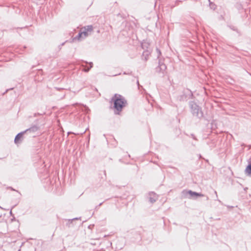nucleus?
<instances>
[{"instance_id": "1", "label": "nucleus", "mask_w": 251, "mask_h": 251, "mask_svg": "<svg viewBox=\"0 0 251 251\" xmlns=\"http://www.w3.org/2000/svg\"><path fill=\"white\" fill-rule=\"evenodd\" d=\"M110 102L113 103V108L115 115H120L123 108L127 104L126 100L122 95L115 94L111 99Z\"/></svg>"}, {"instance_id": "2", "label": "nucleus", "mask_w": 251, "mask_h": 251, "mask_svg": "<svg viewBox=\"0 0 251 251\" xmlns=\"http://www.w3.org/2000/svg\"><path fill=\"white\" fill-rule=\"evenodd\" d=\"M189 106L191 113L194 117H196L200 120L203 117V113L201 108L195 101H190Z\"/></svg>"}, {"instance_id": "3", "label": "nucleus", "mask_w": 251, "mask_h": 251, "mask_svg": "<svg viewBox=\"0 0 251 251\" xmlns=\"http://www.w3.org/2000/svg\"><path fill=\"white\" fill-rule=\"evenodd\" d=\"M194 97L192 92L189 89H184L182 94L177 97V100L179 101H186Z\"/></svg>"}, {"instance_id": "4", "label": "nucleus", "mask_w": 251, "mask_h": 251, "mask_svg": "<svg viewBox=\"0 0 251 251\" xmlns=\"http://www.w3.org/2000/svg\"><path fill=\"white\" fill-rule=\"evenodd\" d=\"M183 195L188 199H196L200 197H203L204 195L192 190H184L182 191Z\"/></svg>"}, {"instance_id": "5", "label": "nucleus", "mask_w": 251, "mask_h": 251, "mask_svg": "<svg viewBox=\"0 0 251 251\" xmlns=\"http://www.w3.org/2000/svg\"><path fill=\"white\" fill-rule=\"evenodd\" d=\"M167 66L162 61L159 60L158 62V65L155 68V71L161 77H164L167 74Z\"/></svg>"}, {"instance_id": "6", "label": "nucleus", "mask_w": 251, "mask_h": 251, "mask_svg": "<svg viewBox=\"0 0 251 251\" xmlns=\"http://www.w3.org/2000/svg\"><path fill=\"white\" fill-rule=\"evenodd\" d=\"M39 128V127L37 125H33L30 127L26 129L24 131L25 134L34 133L36 132Z\"/></svg>"}, {"instance_id": "7", "label": "nucleus", "mask_w": 251, "mask_h": 251, "mask_svg": "<svg viewBox=\"0 0 251 251\" xmlns=\"http://www.w3.org/2000/svg\"><path fill=\"white\" fill-rule=\"evenodd\" d=\"M25 134V133L24 132V131L18 133L14 139L15 143L17 144L21 142Z\"/></svg>"}, {"instance_id": "8", "label": "nucleus", "mask_w": 251, "mask_h": 251, "mask_svg": "<svg viewBox=\"0 0 251 251\" xmlns=\"http://www.w3.org/2000/svg\"><path fill=\"white\" fill-rule=\"evenodd\" d=\"M82 62L85 63L86 64H89V67H87L86 65H84L83 64H81V66L84 68L83 69V71L84 72H88L93 67V64L92 62H90L89 63H88L87 61L81 60Z\"/></svg>"}, {"instance_id": "9", "label": "nucleus", "mask_w": 251, "mask_h": 251, "mask_svg": "<svg viewBox=\"0 0 251 251\" xmlns=\"http://www.w3.org/2000/svg\"><path fill=\"white\" fill-rule=\"evenodd\" d=\"M149 201L151 203H153L155 202L157 199V197L155 193L154 192H150L149 193Z\"/></svg>"}, {"instance_id": "10", "label": "nucleus", "mask_w": 251, "mask_h": 251, "mask_svg": "<svg viewBox=\"0 0 251 251\" xmlns=\"http://www.w3.org/2000/svg\"><path fill=\"white\" fill-rule=\"evenodd\" d=\"M245 173L248 176H251V163L249 162L245 169Z\"/></svg>"}, {"instance_id": "11", "label": "nucleus", "mask_w": 251, "mask_h": 251, "mask_svg": "<svg viewBox=\"0 0 251 251\" xmlns=\"http://www.w3.org/2000/svg\"><path fill=\"white\" fill-rule=\"evenodd\" d=\"M150 45L148 42H144L141 43V47L144 50H150Z\"/></svg>"}, {"instance_id": "12", "label": "nucleus", "mask_w": 251, "mask_h": 251, "mask_svg": "<svg viewBox=\"0 0 251 251\" xmlns=\"http://www.w3.org/2000/svg\"><path fill=\"white\" fill-rule=\"evenodd\" d=\"M151 52L150 50H144L142 54V57L145 58V60L146 61L148 59V57L149 56V55L150 54Z\"/></svg>"}, {"instance_id": "13", "label": "nucleus", "mask_w": 251, "mask_h": 251, "mask_svg": "<svg viewBox=\"0 0 251 251\" xmlns=\"http://www.w3.org/2000/svg\"><path fill=\"white\" fill-rule=\"evenodd\" d=\"M80 218H81L80 217H79V218H73L72 219H69V220H67L68 222H67L66 225L69 227H70L71 226V225L72 224L73 221L74 220H79V219H80Z\"/></svg>"}, {"instance_id": "14", "label": "nucleus", "mask_w": 251, "mask_h": 251, "mask_svg": "<svg viewBox=\"0 0 251 251\" xmlns=\"http://www.w3.org/2000/svg\"><path fill=\"white\" fill-rule=\"evenodd\" d=\"M82 33L79 32L78 34L73 39V40H81L82 39Z\"/></svg>"}, {"instance_id": "15", "label": "nucleus", "mask_w": 251, "mask_h": 251, "mask_svg": "<svg viewBox=\"0 0 251 251\" xmlns=\"http://www.w3.org/2000/svg\"><path fill=\"white\" fill-rule=\"evenodd\" d=\"M84 29L88 32L91 31L93 29V27L92 25H88L86 26H84Z\"/></svg>"}, {"instance_id": "16", "label": "nucleus", "mask_w": 251, "mask_h": 251, "mask_svg": "<svg viewBox=\"0 0 251 251\" xmlns=\"http://www.w3.org/2000/svg\"><path fill=\"white\" fill-rule=\"evenodd\" d=\"M78 105H80L81 106H82L84 107V108H85L84 111L86 112H87V113H88V111L90 110L89 108L88 107H87L86 105H81V104H80L79 103H75L73 104V105L74 106H75Z\"/></svg>"}, {"instance_id": "17", "label": "nucleus", "mask_w": 251, "mask_h": 251, "mask_svg": "<svg viewBox=\"0 0 251 251\" xmlns=\"http://www.w3.org/2000/svg\"><path fill=\"white\" fill-rule=\"evenodd\" d=\"M228 27L232 30L238 32V29L237 27L234 25H229Z\"/></svg>"}, {"instance_id": "18", "label": "nucleus", "mask_w": 251, "mask_h": 251, "mask_svg": "<svg viewBox=\"0 0 251 251\" xmlns=\"http://www.w3.org/2000/svg\"><path fill=\"white\" fill-rule=\"evenodd\" d=\"M81 33H82V35H84L85 37H86L88 36V32L86 31L84 29L82 31H81Z\"/></svg>"}, {"instance_id": "19", "label": "nucleus", "mask_w": 251, "mask_h": 251, "mask_svg": "<svg viewBox=\"0 0 251 251\" xmlns=\"http://www.w3.org/2000/svg\"><path fill=\"white\" fill-rule=\"evenodd\" d=\"M199 158L204 159L207 162H208V160L207 159H205L203 157H202V156L200 154H199Z\"/></svg>"}, {"instance_id": "20", "label": "nucleus", "mask_w": 251, "mask_h": 251, "mask_svg": "<svg viewBox=\"0 0 251 251\" xmlns=\"http://www.w3.org/2000/svg\"><path fill=\"white\" fill-rule=\"evenodd\" d=\"M229 79H230V80L228 82L230 84H232L233 82H234V80L232 78H230Z\"/></svg>"}, {"instance_id": "21", "label": "nucleus", "mask_w": 251, "mask_h": 251, "mask_svg": "<svg viewBox=\"0 0 251 251\" xmlns=\"http://www.w3.org/2000/svg\"><path fill=\"white\" fill-rule=\"evenodd\" d=\"M191 137L193 139H194V140H197V138H196V136H195V135H194V134H191Z\"/></svg>"}, {"instance_id": "22", "label": "nucleus", "mask_w": 251, "mask_h": 251, "mask_svg": "<svg viewBox=\"0 0 251 251\" xmlns=\"http://www.w3.org/2000/svg\"><path fill=\"white\" fill-rule=\"evenodd\" d=\"M152 239V235L150 234L149 237V241L150 242Z\"/></svg>"}, {"instance_id": "23", "label": "nucleus", "mask_w": 251, "mask_h": 251, "mask_svg": "<svg viewBox=\"0 0 251 251\" xmlns=\"http://www.w3.org/2000/svg\"><path fill=\"white\" fill-rule=\"evenodd\" d=\"M42 114H40L39 113H35L34 114V117H36L38 115H41Z\"/></svg>"}, {"instance_id": "24", "label": "nucleus", "mask_w": 251, "mask_h": 251, "mask_svg": "<svg viewBox=\"0 0 251 251\" xmlns=\"http://www.w3.org/2000/svg\"><path fill=\"white\" fill-rule=\"evenodd\" d=\"M8 189H11L12 191H15V190L14 188H13L12 187H8Z\"/></svg>"}, {"instance_id": "25", "label": "nucleus", "mask_w": 251, "mask_h": 251, "mask_svg": "<svg viewBox=\"0 0 251 251\" xmlns=\"http://www.w3.org/2000/svg\"><path fill=\"white\" fill-rule=\"evenodd\" d=\"M66 42H67V41H65V42H63V43H62V44H60V46H64V45H65V44L66 43Z\"/></svg>"}, {"instance_id": "26", "label": "nucleus", "mask_w": 251, "mask_h": 251, "mask_svg": "<svg viewBox=\"0 0 251 251\" xmlns=\"http://www.w3.org/2000/svg\"><path fill=\"white\" fill-rule=\"evenodd\" d=\"M130 74H131V73H127L125 72L124 73V75H129Z\"/></svg>"}, {"instance_id": "27", "label": "nucleus", "mask_w": 251, "mask_h": 251, "mask_svg": "<svg viewBox=\"0 0 251 251\" xmlns=\"http://www.w3.org/2000/svg\"><path fill=\"white\" fill-rule=\"evenodd\" d=\"M55 89H56L58 90H62V88H55Z\"/></svg>"}, {"instance_id": "28", "label": "nucleus", "mask_w": 251, "mask_h": 251, "mask_svg": "<svg viewBox=\"0 0 251 251\" xmlns=\"http://www.w3.org/2000/svg\"><path fill=\"white\" fill-rule=\"evenodd\" d=\"M61 47L62 46H61L60 45L58 46V49H59V50H61Z\"/></svg>"}, {"instance_id": "29", "label": "nucleus", "mask_w": 251, "mask_h": 251, "mask_svg": "<svg viewBox=\"0 0 251 251\" xmlns=\"http://www.w3.org/2000/svg\"><path fill=\"white\" fill-rule=\"evenodd\" d=\"M102 203H103V202H101V203H100L99 204V205H98V206H100V205H102Z\"/></svg>"}, {"instance_id": "30", "label": "nucleus", "mask_w": 251, "mask_h": 251, "mask_svg": "<svg viewBox=\"0 0 251 251\" xmlns=\"http://www.w3.org/2000/svg\"><path fill=\"white\" fill-rule=\"evenodd\" d=\"M9 89H7L6 90V91L4 93V94H5V93H6Z\"/></svg>"}, {"instance_id": "31", "label": "nucleus", "mask_w": 251, "mask_h": 251, "mask_svg": "<svg viewBox=\"0 0 251 251\" xmlns=\"http://www.w3.org/2000/svg\"><path fill=\"white\" fill-rule=\"evenodd\" d=\"M215 193L216 194V197H217V192L216 191H215Z\"/></svg>"}, {"instance_id": "32", "label": "nucleus", "mask_w": 251, "mask_h": 251, "mask_svg": "<svg viewBox=\"0 0 251 251\" xmlns=\"http://www.w3.org/2000/svg\"><path fill=\"white\" fill-rule=\"evenodd\" d=\"M98 208H99V206H98H98H97L96 207V208H96V209H97Z\"/></svg>"}, {"instance_id": "33", "label": "nucleus", "mask_w": 251, "mask_h": 251, "mask_svg": "<svg viewBox=\"0 0 251 251\" xmlns=\"http://www.w3.org/2000/svg\"><path fill=\"white\" fill-rule=\"evenodd\" d=\"M206 200H208V197L207 196H206Z\"/></svg>"}, {"instance_id": "34", "label": "nucleus", "mask_w": 251, "mask_h": 251, "mask_svg": "<svg viewBox=\"0 0 251 251\" xmlns=\"http://www.w3.org/2000/svg\"><path fill=\"white\" fill-rule=\"evenodd\" d=\"M65 97V95H63V96L62 97V98H64Z\"/></svg>"}, {"instance_id": "35", "label": "nucleus", "mask_w": 251, "mask_h": 251, "mask_svg": "<svg viewBox=\"0 0 251 251\" xmlns=\"http://www.w3.org/2000/svg\"><path fill=\"white\" fill-rule=\"evenodd\" d=\"M218 200L220 202H221L220 200Z\"/></svg>"}, {"instance_id": "36", "label": "nucleus", "mask_w": 251, "mask_h": 251, "mask_svg": "<svg viewBox=\"0 0 251 251\" xmlns=\"http://www.w3.org/2000/svg\"><path fill=\"white\" fill-rule=\"evenodd\" d=\"M137 83L138 85H139V81H137Z\"/></svg>"}, {"instance_id": "37", "label": "nucleus", "mask_w": 251, "mask_h": 251, "mask_svg": "<svg viewBox=\"0 0 251 251\" xmlns=\"http://www.w3.org/2000/svg\"><path fill=\"white\" fill-rule=\"evenodd\" d=\"M10 213L11 215L12 214V211H11L10 212Z\"/></svg>"}]
</instances>
